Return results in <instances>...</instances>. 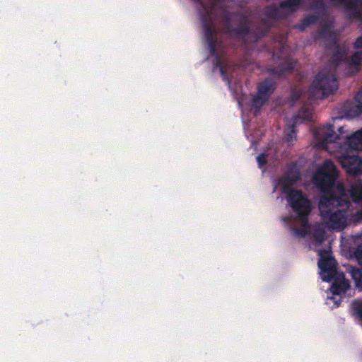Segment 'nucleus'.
I'll return each instance as SVG.
<instances>
[{"label":"nucleus","mask_w":362,"mask_h":362,"mask_svg":"<svg viewBox=\"0 0 362 362\" xmlns=\"http://www.w3.org/2000/svg\"><path fill=\"white\" fill-rule=\"evenodd\" d=\"M338 134L334 132L333 124H327L316 128L313 132L314 137L320 142L322 148L327 149L328 144L344 138L346 145L351 149L362 148V128L348 135L345 126L338 128Z\"/></svg>","instance_id":"f257e3e1"},{"label":"nucleus","mask_w":362,"mask_h":362,"mask_svg":"<svg viewBox=\"0 0 362 362\" xmlns=\"http://www.w3.org/2000/svg\"><path fill=\"white\" fill-rule=\"evenodd\" d=\"M335 206L349 207V205L339 204V201L322 196L319 202V211L323 222L331 229L342 230L347 225V214L345 210L336 209Z\"/></svg>","instance_id":"f03ea898"},{"label":"nucleus","mask_w":362,"mask_h":362,"mask_svg":"<svg viewBox=\"0 0 362 362\" xmlns=\"http://www.w3.org/2000/svg\"><path fill=\"white\" fill-rule=\"evenodd\" d=\"M201 22L204 34V40L207 44L209 49L210 54L216 57V67L220 69L223 79L230 83V80L228 77L227 69L223 64L221 58L218 56L216 50V39L215 37V30L214 28V22L212 20L211 12L209 10H205L201 15Z\"/></svg>","instance_id":"7ed1b4c3"},{"label":"nucleus","mask_w":362,"mask_h":362,"mask_svg":"<svg viewBox=\"0 0 362 362\" xmlns=\"http://www.w3.org/2000/svg\"><path fill=\"white\" fill-rule=\"evenodd\" d=\"M283 193L287 194L286 199L297 218L303 226L308 224V218L312 211V204L308 197L300 189L289 188L283 185Z\"/></svg>","instance_id":"20e7f679"},{"label":"nucleus","mask_w":362,"mask_h":362,"mask_svg":"<svg viewBox=\"0 0 362 362\" xmlns=\"http://www.w3.org/2000/svg\"><path fill=\"white\" fill-rule=\"evenodd\" d=\"M338 88L336 76L330 71H320L315 77L310 94L315 99H324L333 94Z\"/></svg>","instance_id":"39448f33"},{"label":"nucleus","mask_w":362,"mask_h":362,"mask_svg":"<svg viewBox=\"0 0 362 362\" xmlns=\"http://www.w3.org/2000/svg\"><path fill=\"white\" fill-rule=\"evenodd\" d=\"M338 177V171L334 163L326 160L314 176V181L319 189L328 195Z\"/></svg>","instance_id":"423d86ee"},{"label":"nucleus","mask_w":362,"mask_h":362,"mask_svg":"<svg viewBox=\"0 0 362 362\" xmlns=\"http://www.w3.org/2000/svg\"><path fill=\"white\" fill-rule=\"evenodd\" d=\"M319 255L318 267L322 274V279L324 281L329 282L337 273L336 261L327 250H320Z\"/></svg>","instance_id":"0eeeda50"},{"label":"nucleus","mask_w":362,"mask_h":362,"mask_svg":"<svg viewBox=\"0 0 362 362\" xmlns=\"http://www.w3.org/2000/svg\"><path fill=\"white\" fill-rule=\"evenodd\" d=\"M276 88V83L272 78H267L257 86V93L252 98V105L261 107L270 98Z\"/></svg>","instance_id":"6e6552de"},{"label":"nucleus","mask_w":362,"mask_h":362,"mask_svg":"<svg viewBox=\"0 0 362 362\" xmlns=\"http://www.w3.org/2000/svg\"><path fill=\"white\" fill-rule=\"evenodd\" d=\"M333 3L343 6L346 11L352 12L356 17H361V13L358 11V4H362V0H330ZM310 8L317 11H325L327 6L325 0H313L310 4Z\"/></svg>","instance_id":"1a4fd4ad"},{"label":"nucleus","mask_w":362,"mask_h":362,"mask_svg":"<svg viewBox=\"0 0 362 362\" xmlns=\"http://www.w3.org/2000/svg\"><path fill=\"white\" fill-rule=\"evenodd\" d=\"M240 21L237 28H233L230 24V18L228 14L225 16V25L228 33H233L239 39H244L252 34V30L249 25L248 17L244 13H238Z\"/></svg>","instance_id":"9d476101"},{"label":"nucleus","mask_w":362,"mask_h":362,"mask_svg":"<svg viewBox=\"0 0 362 362\" xmlns=\"http://www.w3.org/2000/svg\"><path fill=\"white\" fill-rule=\"evenodd\" d=\"M339 162L349 175H362V158L358 156L343 154L339 158Z\"/></svg>","instance_id":"9b49d317"},{"label":"nucleus","mask_w":362,"mask_h":362,"mask_svg":"<svg viewBox=\"0 0 362 362\" xmlns=\"http://www.w3.org/2000/svg\"><path fill=\"white\" fill-rule=\"evenodd\" d=\"M313 119V109L308 106H303L298 112V115L293 117L291 125V130L286 134V141L288 143L292 142L296 137V127L299 120L311 122Z\"/></svg>","instance_id":"f8f14e48"},{"label":"nucleus","mask_w":362,"mask_h":362,"mask_svg":"<svg viewBox=\"0 0 362 362\" xmlns=\"http://www.w3.org/2000/svg\"><path fill=\"white\" fill-rule=\"evenodd\" d=\"M327 198L339 201V204L350 205L351 202L349 200V196L343 183L338 182L334 185V188L328 195H325Z\"/></svg>","instance_id":"ddd939ff"},{"label":"nucleus","mask_w":362,"mask_h":362,"mask_svg":"<svg viewBox=\"0 0 362 362\" xmlns=\"http://www.w3.org/2000/svg\"><path fill=\"white\" fill-rule=\"evenodd\" d=\"M355 100L357 103H349L344 106V111L347 117L354 118L362 113V88L356 95Z\"/></svg>","instance_id":"4468645a"},{"label":"nucleus","mask_w":362,"mask_h":362,"mask_svg":"<svg viewBox=\"0 0 362 362\" xmlns=\"http://www.w3.org/2000/svg\"><path fill=\"white\" fill-rule=\"evenodd\" d=\"M349 288V281L346 279L344 276L342 274L334 280L330 290L334 295H341L344 294Z\"/></svg>","instance_id":"2eb2a0df"},{"label":"nucleus","mask_w":362,"mask_h":362,"mask_svg":"<svg viewBox=\"0 0 362 362\" xmlns=\"http://www.w3.org/2000/svg\"><path fill=\"white\" fill-rule=\"evenodd\" d=\"M303 0H284L279 3V7L287 13V18L296 12L301 6Z\"/></svg>","instance_id":"dca6fc26"},{"label":"nucleus","mask_w":362,"mask_h":362,"mask_svg":"<svg viewBox=\"0 0 362 362\" xmlns=\"http://www.w3.org/2000/svg\"><path fill=\"white\" fill-rule=\"evenodd\" d=\"M300 178L299 170L295 167H290L285 173L282 179V186L286 185L291 188V186L296 183Z\"/></svg>","instance_id":"f3484780"},{"label":"nucleus","mask_w":362,"mask_h":362,"mask_svg":"<svg viewBox=\"0 0 362 362\" xmlns=\"http://www.w3.org/2000/svg\"><path fill=\"white\" fill-rule=\"evenodd\" d=\"M294 69V66L291 62H286L278 67L268 68L269 74L277 77L284 76L287 74H291Z\"/></svg>","instance_id":"a211bd4d"},{"label":"nucleus","mask_w":362,"mask_h":362,"mask_svg":"<svg viewBox=\"0 0 362 362\" xmlns=\"http://www.w3.org/2000/svg\"><path fill=\"white\" fill-rule=\"evenodd\" d=\"M265 16L272 20H284L287 18V13L284 12L281 8L276 5H271L266 8Z\"/></svg>","instance_id":"6ab92c4d"},{"label":"nucleus","mask_w":362,"mask_h":362,"mask_svg":"<svg viewBox=\"0 0 362 362\" xmlns=\"http://www.w3.org/2000/svg\"><path fill=\"white\" fill-rule=\"evenodd\" d=\"M349 197L355 203L362 201V180H358L351 186Z\"/></svg>","instance_id":"aec40b11"},{"label":"nucleus","mask_w":362,"mask_h":362,"mask_svg":"<svg viewBox=\"0 0 362 362\" xmlns=\"http://www.w3.org/2000/svg\"><path fill=\"white\" fill-rule=\"evenodd\" d=\"M362 63V52L356 51L351 57L349 65L354 68V73H357L360 70V66Z\"/></svg>","instance_id":"412c9836"},{"label":"nucleus","mask_w":362,"mask_h":362,"mask_svg":"<svg viewBox=\"0 0 362 362\" xmlns=\"http://www.w3.org/2000/svg\"><path fill=\"white\" fill-rule=\"evenodd\" d=\"M313 237L316 245H322L326 238L325 230L320 226L315 227L313 230Z\"/></svg>","instance_id":"4be33fe9"},{"label":"nucleus","mask_w":362,"mask_h":362,"mask_svg":"<svg viewBox=\"0 0 362 362\" xmlns=\"http://www.w3.org/2000/svg\"><path fill=\"white\" fill-rule=\"evenodd\" d=\"M351 276L355 282L356 286L362 290V267L361 268L353 269L351 270Z\"/></svg>","instance_id":"5701e85b"},{"label":"nucleus","mask_w":362,"mask_h":362,"mask_svg":"<svg viewBox=\"0 0 362 362\" xmlns=\"http://www.w3.org/2000/svg\"><path fill=\"white\" fill-rule=\"evenodd\" d=\"M319 37L323 39H331L334 37V33L328 24H325L318 30Z\"/></svg>","instance_id":"b1692460"},{"label":"nucleus","mask_w":362,"mask_h":362,"mask_svg":"<svg viewBox=\"0 0 362 362\" xmlns=\"http://www.w3.org/2000/svg\"><path fill=\"white\" fill-rule=\"evenodd\" d=\"M332 59L334 62L338 65L339 63L346 59V52L337 46L334 50Z\"/></svg>","instance_id":"393cba45"},{"label":"nucleus","mask_w":362,"mask_h":362,"mask_svg":"<svg viewBox=\"0 0 362 362\" xmlns=\"http://www.w3.org/2000/svg\"><path fill=\"white\" fill-rule=\"evenodd\" d=\"M351 305L354 315L362 320V300H354Z\"/></svg>","instance_id":"a878e982"},{"label":"nucleus","mask_w":362,"mask_h":362,"mask_svg":"<svg viewBox=\"0 0 362 362\" xmlns=\"http://www.w3.org/2000/svg\"><path fill=\"white\" fill-rule=\"evenodd\" d=\"M309 222L308 221V224L305 226L301 224L300 228H294L293 231L294 234L297 237L304 238L308 233V229L309 228Z\"/></svg>","instance_id":"bb28decb"},{"label":"nucleus","mask_w":362,"mask_h":362,"mask_svg":"<svg viewBox=\"0 0 362 362\" xmlns=\"http://www.w3.org/2000/svg\"><path fill=\"white\" fill-rule=\"evenodd\" d=\"M270 28L268 26H264L263 28L258 26L256 28V39L255 40H257L263 37H264L269 32Z\"/></svg>","instance_id":"cd10ccee"},{"label":"nucleus","mask_w":362,"mask_h":362,"mask_svg":"<svg viewBox=\"0 0 362 362\" xmlns=\"http://www.w3.org/2000/svg\"><path fill=\"white\" fill-rule=\"evenodd\" d=\"M303 20L305 21V26H310L318 21L319 16L316 14H310L305 16Z\"/></svg>","instance_id":"c85d7f7f"},{"label":"nucleus","mask_w":362,"mask_h":362,"mask_svg":"<svg viewBox=\"0 0 362 362\" xmlns=\"http://www.w3.org/2000/svg\"><path fill=\"white\" fill-rule=\"evenodd\" d=\"M354 256L358 263L362 265V245H359L357 246L354 251Z\"/></svg>","instance_id":"c756f323"},{"label":"nucleus","mask_w":362,"mask_h":362,"mask_svg":"<svg viewBox=\"0 0 362 362\" xmlns=\"http://www.w3.org/2000/svg\"><path fill=\"white\" fill-rule=\"evenodd\" d=\"M257 161L259 168H262L267 163V155L264 153L259 154L257 157Z\"/></svg>","instance_id":"7c9ffc66"},{"label":"nucleus","mask_w":362,"mask_h":362,"mask_svg":"<svg viewBox=\"0 0 362 362\" xmlns=\"http://www.w3.org/2000/svg\"><path fill=\"white\" fill-rule=\"evenodd\" d=\"M354 48L357 51L362 52V35L356 39L354 43Z\"/></svg>","instance_id":"2f4dec72"},{"label":"nucleus","mask_w":362,"mask_h":362,"mask_svg":"<svg viewBox=\"0 0 362 362\" xmlns=\"http://www.w3.org/2000/svg\"><path fill=\"white\" fill-rule=\"evenodd\" d=\"M308 26H305V21L303 19L300 23L296 25V28L299 30L300 31H303Z\"/></svg>","instance_id":"473e14b6"},{"label":"nucleus","mask_w":362,"mask_h":362,"mask_svg":"<svg viewBox=\"0 0 362 362\" xmlns=\"http://www.w3.org/2000/svg\"><path fill=\"white\" fill-rule=\"evenodd\" d=\"M355 216L358 221H362V209L356 211Z\"/></svg>","instance_id":"72a5a7b5"}]
</instances>
